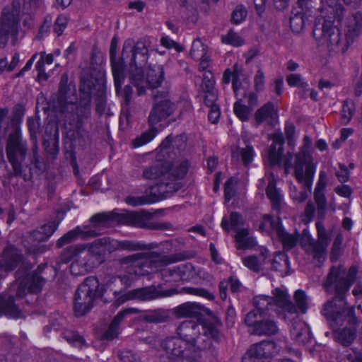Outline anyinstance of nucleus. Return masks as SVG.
Segmentation results:
<instances>
[{"label":"nucleus","instance_id":"obj_1","mask_svg":"<svg viewBox=\"0 0 362 362\" xmlns=\"http://www.w3.org/2000/svg\"><path fill=\"white\" fill-rule=\"evenodd\" d=\"M357 269L352 266L346 270L344 266L332 267L325 282L324 287L335 296L323 306L322 314L329 322L334 329L335 340L344 346L350 345L356 338L358 325L354 308L345 300L346 294L356 280Z\"/></svg>","mask_w":362,"mask_h":362},{"label":"nucleus","instance_id":"obj_2","mask_svg":"<svg viewBox=\"0 0 362 362\" xmlns=\"http://www.w3.org/2000/svg\"><path fill=\"white\" fill-rule=\"evenodd\" d=\"M175 334L177 337H167L161 342L167 354L161 362H199L201 351L211 345L209 336L216 340L220 335L214 326H204L192 320L181 322Z\"/></svg>","mask_w":362,"mask_h":362},{"label":"nucleus","instance_id":"obj_3","mask_svg":"<svg viewBox=\"0 0 362 362\" xmlns=\"http://www.w3.org/2000/svg\"><path fill=\"white\" fill-rule=\"evenodd\" d=\"M272 297L266 295L254 297L255 309L249 312L245 318V322L250 327L252 334L272 336L278 333L277 322L267 317L269 311H274L279 317L285 320L296 315L297 310L284 290L276 288L272 291Z\"/></svg>","mask_w":362,"mask_h":362},{"label":"nucleus","instance_id":"obj_4","mask_svg":"<svg viewBox=\"0 0 362 362\" xmlns=\"http://www.w3.org/2000/svg\"><path fill=\"white\" fill-rule=\"evenodd\" d=\"M122 269L124 274L120 276L121 282L127 286L139 276L161 271L165 281H189L192 277V266L182 264L178 266L165 267L168 262L156 254H134L120 259Z\"/></svg>","mask_w":362,"mask_h":362},{"label":"nucleus","instance_id":"obj_5","mask_svg":"<svg viewBox=\"0 0 362 362\" xmlns=\"http://www.w3.org/2000/svg\"><path fill=\"white\" fill-rule=\"evenodd\" d=\"M147 42L139 40L133 45L132 40L124 43L122 60L130 57L129 80L137 88L138 95L145 93L146 88H155L161 85L164 79V70L162 65L153 64L148 66L146 78H144L142 66L148 59Z\"/></svg>","mask_w":362,"mask_h":362},{"label":"nucleus","instance_id":"obj_6","mask_svg":"<svg viewBox=\"0 0 362 362\" xmlns=\"http://www.w3.org/2000/svg\"><path fill=\"white\" fill-rule=\"evenodd\" d=\"M110 243V238H103L90 243L71 245L63 250L61 260L64 263L73 260L70 265L71 273L75 276L84 275L102 263Z\"/></svg>","mask_w":362,"mask_h":362},{"label":"nucleus","instance_id":"obj_7","mask_svg":"<svg viewBox=\"0 0 362 362\" xmlns=\"http://www.w3.org/2000/svg\"><path fill=\"white\" fill-rule=\"evenodd\" d=\"M45 279L37 272L29 273L23 277L20 272L18 277L8 291L0 296V315L11 318L23 316L21 306L27 300H23L28 293L37 294L41 291Z\"/></svg>","mask_w":362,"mask_h":362},{"label":"nucleus","instance_id":"obj_8","mask_svg":"<svg viewBox=\"0 0 362 362\" xmlns=\"http://www.w3.org/2000/svg\"><path fill=\"white\" fill-rule=\"evenodd\" d=\"M187 160L171 164L168 161L158 162L146 168L143 177L148 180H159V182L148 188L151 193L156 197L165 198L169 194L178 191L183 186L182 180L188 171Z\"/></svg>","mask_w":362,"mask_h":362},{"label":"nucleus","instance_id":"obj_9","mask_svg":"<svg viewBox=\"0 0 362 362\" xmlns=\"http://www.w3.org/2000/svg\"><path fill=\"white\" fill-rule=\"evenodd\" d=\"M92 88L93 86L89 81L83 80L80 86L79 101L76 103V89L68 85L67 74H62L58 91V102L61 107L60 113L86 110L90 103Z\"/></svg>","mask_w":362,"mask_h":362},{"label":"nucleus","instance_id":"obj_10","mask_svg":"<svg viewBox=\"0 0 362 362\" xmlns=\"http://www.w3.org/2000/svg\"><path fill=\"white\" fill-rule=\"evenodd\" d=\"M112 221H117V215L108 214L107 213H100L95 214L90 218V226H86L83 228L76 227L61 237L57 242V246H62L74 241L77 237L81 236L83 239L95 237L100 234L96 229H92L91 227L97 228L108 226Z\"/></svg>","mask_w":362,"mask_h":362},{"label":"nucleus","instance_id":"obj_11","mask_svg":"<svg viewBox=\"0 0 362 362\" xmlns=\"http://www.w3.org/2000/svg\"><path fill=\"white\" fill-rule=\"evenodd\" d=\"M98 288L99 281L95 276L86 278L79 285L74 297V312L76 316L84 315L92 308Z\"/></svg>","mask_w":362,"mask_h":362},{"label":"nucleus","instance_id":"obj_12","mask_svg":"<svg viewBox=\"0 0 362 362\" xmlns=\"http://www.w3.org/2000/svg\"><path fill=\"white\" fill-rule=\"evenodd\" d=\"M12 122L15 123L13 124L15 131L8 136L6 151L8 162L13 168V175L18 176L22 173L21 163L25 160L28 149L26 143L23 140L22 136L16 127L18 119H16L15 122L12 119Z\"/></svg>","mask_w":362,"mask_h":362},{"label":"nucleus","instance_id":"obj_13","mask_svg":"<svg viewBox=\"0 0 362 362\" xmlns=\"http://www.w3.org/2000/svg\"><path fill=\"white\" fill-rule=\"evenodd\" d=\"M313 35L322 45L329 51L337 52L340 49L341 33L338 28L333 26L332 21L325 20L322 26L315 25Z\"/></svg>","mask_w":362,"mask_h":362},{"label":"nucleus","instance_id":"obj_14","mask_svg":"<svg viewBox=\"0 0 362 362\" xmlns=\"http://www.w3.org/2000/svg\"><path fill=\"white\" fill-rule=\"evenodd\" d=\"M293 168V175L296 180L304 187L311 189L316 170L313 157L296 154Z\"/></svg>","mask_w":362,"mask_h":362},{"label":"nucleus","instance_id":"obj_15","mask_svg":"<svg viewBox=\"0 0 362 362\" xmlns=\"http://www.w3.org/2000/svg\"><path fill=\"white\" fill-rule=\"evenodd\" d=\"M57 226L58 223L55 221L49 222L43 225L26 237L23 240L24 246L30 253L42 252L44 249L41 243L49 239L57 230Z\"/></svg>","mask_w":362,"mask_h":362},{"label":"nucleus","instance_id":"obj_16","mask_svg":"<svg viewBox=\"0 0 362 362\" xmlns=\"http://www.w3.org/2000/svg\"><path fill=\"white\" fill-rule=\"evenodd\" d=\"M19 12L20 4L16 1H13L11 9H4L0 26V47H4L6 44L8 34L17 33Z\"/></svg>","mask_w":362,"mask_h":362},{"label":"nucleus","instance_id":"obj_17","mask_svg":"<svg viewBox=\"0 0 362 362\" xmlns=\"http://www.w3.org/2000/svg\"><path fill=\"white\" fill-rule=\"evenodd\" d=\"M151 215L145 211H125L117 214V221L141 228L154 230L163 228V224L151 222Z\"/></svg>","mask_w":362,"mask_h":362},{"label":"nucleus","instance_id":"obj_18","mask_svg":"<svg viewBox=\"0 0 362 362\" xmlns=\"http://www.w3.org/2000/svg\"><path fill=\"white\" fill-rule=\"evenodd\" d=\"M200 88L205 94L204 104L209 108V113H219L220 108L216 103L218 91L215 88L214 75L210 71H204Z\"/></svg>","mask_w":362,"mask_h":362},{"label":"nucleus","instance_id":"obj_19","mask_svg":"<svg viewBox=\"0 0 362 362\" xmlns=\"http://www.w3.org/2000/svg\"><path fill=\"white\" fill-rule=\"evenodd\" d=\"M276 352L275 343L269 341H263L252 345L245 356L251 362L256 360L262 362H269Z\"/></svg>","mask_w":362,"mask_h":362},{"label":"nucleus","instance_id":"obj_20","mask_svg":"<svg viewBox=\"0 0 362 362\" xmlns=\"http://www.w3.org/2000/svg\"><path fill=\"white\" fill-rule=\"evenodd\" d=\"M316 229L317 232V240L315 242L314 258L319 262H322L326 257V249L329 244L330 238L322 221L316 223Z\"/></svg>","mask_w":362,"mask_h":362},{"label":"nucleus","instance_id":"obj_21","mask_svg":"<svg viewBox=\"0 0 362 362\" xmlns=\"http://www.w3.org/2000/svg\"><path fill=\"white\" fill-rule=\"evenodd\" d=\"M233 71H231L230 69H226L223 75V83L228 84L230 81L233 83V91L236 95H238V92L243 89L244 91L249 86V81L247 79H243L241 81L240 70L238 68L237 65L233 67ZM245 94V92H243Z\"/></svg>","mask_w":362,"mask_h":362},{"label":"nucleus","instance_id":"obj_22","mask_svg":"<svg viewBox=\"0 0 362 362\" xmlns=\"http://www.w3.org/2000/svg\"><path fill=\"white\" fill-rule=\"evenodd\" d=\"M139 310L134 308H125L119 311L114 317L107 330L104 333L103 338L112 340L119 334V326L121 322L128 315L136 314Z\"/></svg>","mask_w":362,"mask_h":362},{"label":"nucleus","instance_id":"obj_23","mask_svg":"<svg viewBox=\"0 0 362 362\" xmlns=\"http://www.w3.org/2000/svg\"><path fill=\"white\" fill-rule=\"evenodd\" d=\"M172 293L169 291H158L153 286L136 288L129 291V296L132 298L141 300H151L160 297L169 296Z\"/></svg>","mask_w":362,"mask_h":362},{"label":"nucleus","instance_id":"obj_24","mask_svg":"<svg viewBox=\"0 0 362 362\" xmlns=\"http://www.w3.org/2000/svg\"><path fill=\"white\" fill-rule=\"evenodd\" d=\"M267 179L268 181L266 189L267 195L272 202L273 208L279 211L283 201V195L280 190L276 187V180L274 175L270 173Z\"/></svg>","mask_w":362,"mask_h":362},{"label":"nucleus","instance_id":"obj_25","mask_svg":"<svg viewBox=\"0 0 362 362\" xmlns=\"http://www.w3.org/2000/svg\"><path fill=\"white\" fill-rule=\"evenodd\" d=\"M291 334L292 339L299 344H305L311 339L308 326L301 320L295 321L293 323Z\"/></svg>","mask_w":362,"mask_h":362},{"label":"nucleus","instance_id":"obj_26","mask_svg":"<svg viewBox=\"0 0 362 362\" xmlns=\"http://www.w3.org/2000/svg\"><path fill=\"white\" fill-rule=\"evenodd\" d=\"M21 260L18 250L13 246L6 247L2 255V262L0 261V269L12 270Z\"/></svg>","mask_w":362,"mask_h":362},{"label":"nucleus","instance_id":"obj_27","mask_svg":"<svg viewBox=\"0 0 362 362\" xmlns=\"http://www.w3.org/2000/svg\"><path fill=\"white\" fill-rule=\"evenodd\" d=\"M272 139V144L269 150V160L271 165H275L280 161L284 149V139L281 132L274 134Z\"/></svg>","mask_w":362,"mask_h":362},{"label":"nucleus","instance_id":"obj_28","mask_svg":"<svg viewBox=\"0 0 362 362\" xmlns=\"http://www.w3.org/2000/svg\"><path fill=\"white\" fill-rule=\"evenodd\" d=\"M257 95L254 93H250L247 97L239 99L234 103V113H250L257 107Z\"/></svg>","mask_w":362,"mask_h":362},{"label":"nucleus","instance_id":"obj_29","mask_svg":"<svg viewBox=\"0 0 362 362\" xmlns=\"http://www.w3.org/2000/svg\"><path fill=\"white\" fill-rule=\"evenodd\" d=\"M268 251L266 248L260 249L259 256L250 255L243 258L244 266L254 272H259L264 264L266 262Z\"/></svg>","mask_w":362,"mask_h":362},{"label":"nucleus","instance_id":"obj_30","mask_svg":"<svg viewBox=\"0 0 362 362\" xmlns=\"http://www.w3.org/2000/svg\"><path fill=\"white\" fill-rule=\"evenodd\" d=\"M175 313L178 317H198L202 313V307L194 303H185L177 306Z\"/></svg>","mask_w":362,"mask_h":362},{"label":"nucleus","instance_id":"obj_31","mask_svg":"<svg viewBox=\"0 0 362 362\" xmlns=\"http://www.w3.org/2000/svg\"><path fill=\"white\" fill-rule=\"evenodd\" d=\"M244 224V219L240 214L237 212H232L229 218L223 217L221 223V227L226 232L230 230H234L236 233L238 230H241Z\"/></svg>","mask_w":362,"mask_h":362},{"label":"nucleus","instance_id":"obj_32","mask_svg":"<svg viewBox=\"0 0 362 362\" xmlns=\"http://www.w3.org/2000/svg\"><path fill=\"white\" fill-rule=\"evenodd\" d=\"M159 199L162 198L155 196L153 193L150 192L148 189H147L145 192V194L142 196H127L125 198V202L128 205L132 206H139L153 203Z\"/></svg>","mask_w":362,"mask_h":362},{"label":"nucleus","instance_id":"obj_33","mask_svg":"<svg viewBox=\"0 0 362 362\" xmlns=\"http://www.w3.org/2000/svg\"><path fill=\"white\" fill-rule=\"evenodd\" d=\"M362 29V14L356 13L348 21L346 30V36L348 39H354L358 36Z\"/></svg>","mask_w":362,"mask_h":362},{"label":"nucleus","instance_id":"obj_34","mask_svg":"<svg viewBox=\"0 0 362 362\" xmlns=\"http://www.w3.org/2000/svg\"><path fill=\"white\" fill-rule=\"evenodd\" d=\"M173 106L166 94L157 95L155 97L153 111V113H168L174 111Z\"/></svg>","mask_w":362,"mask_h":362},{"label":"nucleus","instance_id":"obj_35","mask_svg":"<svg viewBox=\"0 0 362 362\" xmlns=\"http://www.w3.org/2000/svg\"><path fill=\"white\" fill-rule=\"evenodd\" d=\"M272 264V268L279 272L281 276L289 274V261L286 255L281 252L276 254Z\"/></svg>","mask_w":362,"mask_h":362},{"label":"nucleus","instance_id":"obj_36","mask_svg":"<svg viewBox=\"0 0 362 362\" xmlns=\"http://www.w3.org/2000/svg\"><path fill=\"white\" fill-rule=\"evenodd\" d=\"M235 241L238 249H249L256 245L255 238L249 235L248 229L245 228L238 231L235 235Z\"/></svg>","mask_w":362,"mask_h":362},{"label":"nucleus","instance_id":"obj_37","mask_svg":"<svg viewBox=\"0 0 362 362\" xmlns=\"http://www.w3.org/2000/svg\"><path fill=\"white\" fill-rule=\"evenodd\" d=\"M233 159L239 160L240 157L245 166H247L255 156V151L252 146L247 145L245 148L233 150L231 152Z\"/></svg>","mask_w":362,"mask_h":362},{"label":"nucleus","instance_id":"obj_38","mask_svg":"<svg viewBox=\"0 0 362 362\" xmlns=\"http://www.w3.org/2000/svg\"><path fill=\"white\" fill-rule=\"evenodd\" d=\"M112 71L114 77L115 86L116 92L119 94V88L124 81V64L123 62H117L116 59H110Z\"/></svg>","mask_w":362,"mask_h":362},{"label":"nucleus","instance_id":"obj_39","mask_svg":"<svg viewBox=\"0 0 362 362\" xmlns=\"http://www.w3.org/2000/svg\"><path fill=\"white\" fill-rule=\"evenodd\" d=\"M294 300L296 303V305L294 307L297 310L296 315H293L290 318H288L287 320H291L295 319L298 316V313H300L302 314H305L308 310V298L305 292L302 290H298L296 291L294 295Z\"/></svg>","mask_w":362,"mask_h":362},{"label":"nucleus","instance_id":"obj_40","mask_svg":"<svg viewBox=\"0 0 362 362\" xmlns=\"http://www.w3.org/2000/svg\"><path fill=\"white\" fill-rule=\"evenodd\" d=\"M281 224L279 219L274 220L273 218L266 214L262 218V221L259 226V230L275 235L277 232V228H281Z\"/></svg>","mask_w":362,"mask_h":362},{"label":"nucleus","instance_id":"obj_41","mask_svg":"<svg viewBox=\"0 0 362 362\" xmlns=\"http://www.w3.org/2000/svg\"><path fill=\"white\" fill-rule=\"evenodd\" d=\"M274 235L279 239L286 249L292 248L298 241V238L295 235L288 233L282 226L277 228V232Z\"/></svg>","mask_w":362,"mask_h":362},{"label":"nucleus","instance_id":"obj_42","mask_svg":"<svg viewBox=\"0 0 362 362\" xmlns=\"http://www.w3.org/2000/svg\"><path fill=\"white\" fill-rule=\"evenodd\" d=\"M169 313L163 309L151 310L144 315V320L151 323H162L168 320Z\"/></svg>","mask_w":362,"mask_h":362},{"label":"nucleus","instance_id":"obj_43","mask_svg":"<svg viewBox=\"0 0 362 362\" xmlns=\"http://www.w3.org/2000/svg\"><path fill=\"white\" fill-rule=\"evenodd\" d=\"M289 194L291 198L297 202L301 203L304 202L309 196L311 189L305 187L302 191H298L296 185L292 182L289 184Z\"/></svg>","mask_w":362,"mask_h":362},{"label":"nucleus","instance_id":"obj_44","mask_svg":"<svg viewBox=\"0 0 362 362\" xmlns=\"http://www.w3.org/2000/svg\"><path fill=\"white\" fill-rule=\"evenodd\" d=\"M114 247L119 250L136 251L143 250L144 245L133 240H121L115 242Z\"/></svg>","mask_w":362,"mask_h":362},{"label":"nucleus","instance_id":"obj_45","mask_svg":"<svg viewBox=\"0 0 362 362\" xmlns=\"http://www.w3.org/2000/svg\"><path fill=\"white\" fill-rule=\"evenodd\" d=\"M157 130L151 127L149 130L143 133L139 137L135 139L133 141L134 147H139L150 142L156 135Z\"/></svg>","mask_w":362,"mask_h":362},{"label":"nucleus","instance_id":"obj_46","mask_svg":"<svg viewBox=\"0 0 362 362\" xmlns=\"http://www.w3.org/2000/svg\"><path fill=\"white\" fill-rule=\"evenodd\" d=\"M286 81L290 86H298L301 88L304 91L308 90V83L304 80L301 75L297 74H291L287 76Z\"/></svg>","mask_w":362,"mask_h":362},{"label":"nucleus","instance_id":"obj_47","mask_svg":"<svg viewBox=\"0 0 362 362\" xmlns=\"http://www.w3.org/2000/svg\"><path fill=\"white\" fill-rule=\"evenodd\" d=\"M300 241L302 247L305 248L306 252L312 254L314 257V248L313 249V246H315V240L307 229L303 230Z\"/></svg>","mask_w":362,"mask_h":362},{"label":"nucleus","instance_id":"obj_48","mask_svg":"<svg viewBox=\"0 0 362 362\" xmlns=\"http://www.w3.org/2000/svg\"><path fill=\"white\" fill-rule=\"evenodd\" d=\"M206 54V47L202 42L199 39L194 40L190 50L191 57L194 59H199L204 57Z\"/></svg>","mask_w":362,"mask_h":362},{"label":"nucleus","instance_id":"obj_49","mask_svg":"<svg viewBox=\"0 0 362 362\" xmlns=\"http://www.w3.org/2000/svg\"><path fill=\"white\" fill-rule=\"evenodd\" d=\"M222 42L225 44L239 47L244 44V40L235 32L230 30L226 35L221 37Z\"/></svg>","mask_w":362,"mask_h":362},{"label":"nucleus","instance_id":"obj_50","mask_svg":"<svg viewBox=\"0 0 362 362\" xmlns=\"http://www.w3.org/2000/svg\"><path fill=\"white\" fill-rule=\"evenodd\" d=\"M247 12L245 6L238 5L232 13V21L235 24H240L246 18Z\"/></svg>","mask_w":362,"mask_h":362},{"label":"nucleus","instance_id":"obj_51","mask_svg":"<svg viewBox=\"0 0 362 362\" xmlns=\"http://www.w3.org/2000/svg\"><path fill=\"white\" fill-rule=\"evenodd\" d=\"M315 200L317 204V211L319 216L322 218L325 215V210L326 206V198L321 191H315Z\"/></svg>","mask_w":362,"mask_h":362},{"label":"nucleus","instance_id":"obj_52","mask_svg":"<svg viewBox=\"0 0 362 362\" xmlns=\"http://www.w3.org/2000/svg\"><path fill=\"white\" fill-rule=\"evenodd\" d=\"M183 290L188 294L204 297L209 300H211L214 298L213 294L210 293L206 290L202 288L185 287Z\"/></svg>","mask_w":362,"mask_h":362},{"label":"nucleus","instance_id":"obj_53","mask_svg":"<svg viewBox=\"0 0 362 362\" xmlns=\"http://www.w3.org/2000/svg\"><path fill=\"white\" fill-rule=\"evenodd\" d=\"M67 25V18L64 15H59L57 18L54 25V31L57 35V36L61 35Z\"/></svg>","mask_w":362,"mask_h":362},{"label":"nucleus","instance_id":"obj_54","mask_svg":"<svg viewBox=\"0 0 362 362\" xmlns=\"http://www.w3.org/2000/svg\"><path fill=\"white\" fill-rule=\"evenodd\" d=\"M64 338L70 344L75 346L81 347L84 344L82 337L74 332H66L64 335Z\"/></svg>","mask_w":362,"mask_h":362},{"label":"nucleus","instance_id":"obj_55","mask_svg":"<svg viewBox=\"0 0 362 362\" xmlns=\"http://www.w3.org/2000/svg\"><path fill=\"white\" fill-rule=\"evenodd\" d=\"M290 25L293 32H300L304 26V21L300 15H294L290 18Z\"/></svg>","mask_w":362,"mask_h":362},{"label":"nucleus","instance_id":"obj_56","mask_svg":"<svg viewBox=\"0 0 362 362\" xmlns=\"http://www.w3.org/2000/svg\"><path fill=\"white\" fill-rule=\"evenodd\" d=\"M255 87L256 90L260 91L264 87V74L262 69H258L254 78Z\"/></svg>","mask_w":362,"mask_h":362},{"label":"nucleus","instance_id":"obj_57","mask_svg":"<svg viewBox=\"0 0 362 362\" xmlns=\"http://www.w3.org/2000/svg\"><path fill=\"white\" fill-rule=\"evenodd\" d=\"M304 144L296 155L313 157L311 154V140L308 136H304Z\"/></svg>","mask_w":362,"mask_h":362},{"label":"nucleus","instance_id":"obj_58","mask_svg":"<svg viewBox=\"0 0 362 362\" xmlns=\"http://www.w3.org/2000/svg\"><path fill=\"white\" fill-rule=\"evenodd\" d=\"M339 170L336 173V175L340 182H346L349 178V171L344 164L339 163Z\"/></svg>","mask_w":362,"mask_h":362},{"label":"nucleus","instance_id":"obj_59","mask_svg":"<svg viewBox=\"0 0 362 362\" xmlns=\"http://www.w3.org/2000/svg\"><path fill=\"white\" fill-rule=\"evenodd\" d=\"M342 242H343V236L341 233H338L336 235V237L334 240L333 244H332V259H334V256H335L334 259H337V257L339 255V252L340 250V247H341Z\"/></svg>","mask_w":362,"mask_h":362},{"label":"nucleus","instance_id":"obj_60","mask_svg":"<svg viewBox=\"0 0 362 362\" xmlns=\"http://www.w3.org/2000/svg\"><path fill=\"white\" fill-rule=\"evenodd\" d=\"M119 94H117L122 97L126 103V105H129L132 97V88L130 86H125L124 88H122V86L119 88Z\"/></svg>","mask_w":362,"mask_h":362},{"label":"nucleus","instance_id":"obj_61","mask_svg":"<svg viewBox=\"0 0 362 362\" xmlns=\"http://www.w3.org/2000/svg\"><path fill=\"white\" fill-rule=\"evenodd\" d=\"M286 135L288 141V145L293 146L294 145L295 127L292 124H287L285 128Z\"/></svg>","mask_w":362,"mask_h":362},{"label":"nucleus","instance_id":"obj_62","mask_svg":"<svg viewBox=\"0 0 362 362\" xmlns=\"http://www.w3.org/2000/svg\"><path fill=\"white\" fill-rule=\"evenodd\" d=\"M119 359L122 362H136V356L129 350H124L119 352Z\"/></svg>","mask_w":362,"mask_h":362},{"label":"nucleus","instance_id":"obj_63","mask_svg":"<svg viewBox=\"0 0 362 362\" xmlns=\"http://www.w3.org/2000/svg\"><path fill=\"white\" fill-rule=\"evenodd\" d=\"M279 110L277 108V106L274 103L272 102H268L267 103L262 106L256 113H276Z\"/></svg>","mask_w":362,"mask_h":362},{"label":"nucleus","instance_id":"obj_64","mask_svg":"<svg viewBox=\"0 0 362 362\" xmlns=\"http://www.w3.org/2000/svg\"><path fill=\"white\" fill-rule=\"evenodd\" d=\"M233 179L228 180L225 184V199L227 202H229L234 195V190L233 187Z\"/></svg>","mask_w":362,"mask_h":362}]
</instances>
